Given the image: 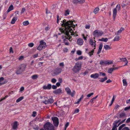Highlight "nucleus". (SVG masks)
Returning <instances> with one entry per match:
<instances>
[{
  "label": "nucleus",
  "instance_id": "obj_14",
  "mask_svg": "<svg viewBox=\"0 0 130 130\" xmlns=\"http://www.w3.org/2000/svg\"><path fill=\"white\" fill-rule=\"evenodd\" d=\"M12 126V128L14 130H15L17 128L18 126V122L17 121H15L13 123Z\"/></svg>",
  "mask_w": 130,
  "mask_h": 130
},
{
  "label": "nucleus",
  "instance_id": "obj_39",
  "mask_svg": "<svg viewBox=\"0 0 130 130\" xmlns=\"http://www.w3.org/2000/svg\"><path fill=\"white\" fill-rule=\"evenodd\" d=\"M125 125V124H123L122 125L120 126L118 128V130H121L123 127H124Z\"/></svg>",
  "mask_w": 130,
  "mask_h": 130
},
{
  "label": "nucleus",
  "instance_id": "obj_22",
  "mask_svg": "<svg viewBox=\"0 0 130 130\" xmlns=\"http://www.w3.org/2000/svg\"><path fill=\"white\" fill-rule=\"evenodd\" d=\"M51 85L50 84H48L47 86H43V88L44 89H50L51 88Z\"/></svg>",
  "mask_w": 130,
  "mask_h": 130
},
{
  "label": "nucleus",
  "instance_id": "obj_18",
  "mask_svg": "<svg viewBox=\"0 0 130 130\" xmlns=\"http://www.w3.org/2000/svg\"><path fill=\"white\" fill-rule=\"evenodd\" d=\"M53 93L55 94L60 93H62V90L61 89L59 88L54 90Z\"/></svg>",
  "mask_w": 130,
  "mask_h": 130
},
{
  "label": "nucleus",
  "instance_id": "obj_44",
  "mask_svg": "<svg viewBox=\"0 0 130 130\" xmlns=\"http://www.w3.org/2000/svg\"><path fill=\"white\" fill-rule=\"evenodd\" d=\"M34 44L32 43H29L28 44V46L30 47H33L34 46Z\"/></svg>",
  "mask_w": 130,
  "mask_h": 130
},
{
  "label": "nucleus",
  "instance_id": "obj_59",
  "mask_svg": "<svg viewBox=\"0 0 130 130\" xmlns=\"http://www.w3.org/2000/svg\"><path fill=\"white\" fill-rule=\"evenodd\" d=\"M57 88V86L56 85H53L52 86V88L53 89H55Z\"/></svg>",
  "mask_w": 130,
  "mask_h": 130
},
{
  "label": "nucleus",
  "instance_id": "obj_62",
  "mask_svg": "<svg viewBox=\"0 0 130 130\" xmlns=\"http://www.w3.org/2000/svg\"><path fill=\"white\" fill-rule=\"evenodd\" d=\"M122 130H129V129L128 127H125L123 128Z\"/></svg>",
  "mask_w": 130,
  "mask_h": 130
},
{
  "label": "nucleus",
  "instance_id": "obj_7",
  "mask_svg": "<svg viewBox=\"0 0 130 130\" xmlns=\"http://www.w3.org/2000/svg\"><path fill=\"white\" fill-rule=\"evenodd\" d=\"M44 97V100L42 101V102L45 104H52L54 102V100L53 97H51L50 99H47V98Z\"/></svg>",
  "mask_w": 130,
  "mask_h": 130
},
{
  "label": "nucleus",
  "instance_id": "obj_1",
  "mask_svg": "<svg viewBox=\"0 0 130 130\" xmlns=\"http://www.w3.org/2000/svg\"><path fill=\"white\" fill-rule=\"evenodd\" d=\"M62 23L61 25L64 27L65 28H60V31L62 33H64L66 35H71V32L73 31L72 28H74L75 26L73 24V22L72 21H69L66 22V20L64 19L62 22Z\"/></svg>",
  "mask_w": 130,
  "mask_h": 130
},
{
  "label": "nucleus",
  "instance_id": "obj_17",
  "mask_svg": "<svg viewBox=\"0 0 130 130\" xmlns=\"http://www.w3.org/2000/svg\"><path fill=\"white\" fill-rule=\"evenodd\" d=\"M117 10L116 8H114L113 10V16L114 20L117 14Z\"/></svg>",
  "mask_w": 130,
  "mask_h": 130
},
{
  "label": "nucleus",
  "instance_id": "obj_53",
  "mask_svg": "<svg viewBox=\"0 0 130 130\" xmlns=\"http://www.w3.org/2000/svg\"><path fill=\"white\" fill-rule=\"evenodd\" d=\"M36 112L35 111H34L33 112V114L32 115V116L33 117H35L36 116Z\"/></svg>",
  "mask_w": 130,
  "mask_h": 130
},
{
  "label": "nucleus",
  "instance_id": "obj_56",
  "mask_svg": "<svg viewBox=\"0 0 130 130\" xmlns=\"http://www.w3.org/2000/svg\"><path fill=\"white\" fill-rule=\"evenodd\" d=\"M82 52L80 51H78L77 52V54L79 55H80L82 54Z\"/></svg>",
  "mask_w": 130,
  "mask_h": 130
},
{
  "label": "nucleus",
  "instance_id": "obj_51",
  "mask_svg": "<svg viewBox=\"0 0 130 130\" xmlns=\"http://www.w3.org/2000/svg\"><path fill=\"white\" fill-rule=\"evenodd\" d=\"M93 93H91L89 94H88L87 95V97L89 98L90 97H91V96L93 95Z\"/></svg>",
  "mask_w": 130,
  "mask_h": 130
},
{
  "label": "nucleus",
  "instance_id": "obj_40",
  "mask_svg": "<svg viewBox=\"0 0 130 130\" xmlns=\"http://www.w3.org/2000/svg\"><path fill=\"white\" fill-rule=\"evenodd\" d=\"M113 70L112 68H111L108 69V70L107 72L109 73H111L113 71Z\"/></svg>",
  "mask_w": 130,
  "mask_h": 130
},
{
  "label": "nucleus",
  "instance_id": "obj_49",
  "mask_svg": "<svg viewBox=\"0 0 130 130\" xmlns=\"http://www.w3.org/2000/svg\"><path fill=\"white\" fill-rule=\"evenodd\" d=\"M8 95H6V96L2 98L1 100H0V102H1V101H2L3 100H5L6 98L8 97Z\"/></svg>",
  "mask_w": 130,
  "mask_h": 130
},
{
  "label": "nucleus",
  "instance_id": "obj_28",
  "mask_svg": "<svg viewBox=\"0 0 130 130\" xmlns=\"http://www.w3.org/2000/svg\"><path fill=\"white\" fill-rule=\"evenodd\" d=\"M120 36L119 35H117L115 37L113 40L114 41H118L120 40Z\"/></svg>",
  "mask_w": 130,
  "mask_h": 130
},
{
  "label": "nucleus",
  "instance_id": "obj_24",
  "mask_svg": "<svg viewBox=\"0 0 130 130\" xmlns=\"http://www.w3.org/2000/svg\"><path fill=\"white\" fill-rule=\"evenodd\" d=\"M100 9L99 8L97 7L95 8L94 10L93 13L95 14H96L98 13Z\"/></svg>",
  "mask_w": 130,
  "mask_h": 130
},
{
  "label": "nucleus",
  "instance_id": "obj_63",
  "mask_svg": "<svg viewBox=\"0 0 130 130\" xmlns=\"http://www.w3.org/2000/svg\"><path fill=\"white\" fill-rule=\"evenodd\" d=\"M130 109V106L128 107H125V108H124V110H128V109Z\"/></svg>",
  "mask_w": 130,
  "mask_h": 130
},
{
  "label": "nucleus",
  "instance_id": "obj_19",
  "mask_svg": "<svg viewBox=\"0 0 130 130\" xmlns=\"http://www.w3.org/2000/svg\"><path fill=\"white\" fill-rule=\"evenodd\" d=\"M103 44L102 43H101L99 45V50L97 52V54H99L101 52V51L103 47Z\"/></svg>",
  "mask_w": 130,
  "mask_h": 130
},
{
  "label": "nucleus",
  "instance_id": "obj_27",
  "mask_svg": "<svg viewBox=\"0 0 130 130\" xmlns=\"http://www.w3.org/2000/svg\"><path fill=\"white\" fill-rule=\"evenodd\" d=\"M104 47L106 50H109L111 48L107 45H105L104 46Z\"/></svg>",
  "mask_w": 130,
  "mask_h": 130
},
{
  "label": "nucleus",
  "instance_id": "obj_64",
  "mask_svg": "<svg viewBox=\"0 0 130 130\" xmlns=\"http://www.w3.org/2000/svg\"><path fill=\"white\" fill-rule=\"evenodd\" d=\"M130 122V118H128L126 121V122L128 123Z\"/></svg>",
  "mask_w": 130,
  "mask_h": 130
},
{
  "label": "nucleus",
  "instance_id": "obj_8",
  "mask_svg": "<svg viewBox=\"0 0 130 130\" xmlns=\"http://www.w3.org/2000/svg\"><path fill=\"white\" fill-rule=\"evenodd\" d=\"M103 34V32L98 29L95 30L93 32V35L95 37L101 36Z\"/></svg>",
  "mask_w": 130,
  "mask_h": 130
},
{
  "label": "nucleus",
  "instance_id": "obj_13",
  "mask_svg": "<svg viewBox=\"0 0 130 130\" xmlns=\"http://www.w3.org/2000/svg\"><path fill=\"white\" fill-rule=\"evenodd\" d=\"M85 2V0H73V2L74 4L79 3L81 4L84 3Z\"/></svg>",
  "mask_w": 130,
  "mask_h": 130
},
{
  "label": "nucleus",
  "instance_id": "obj_20",
  "mask_svg": "<svg viewBox=\"0 0 130 130\" xmlns=\"http://www.w3.org/2000/svg\"><path fill=\"white\" fill-rule=\"evenodd\" d=\"M83 40L82 39H79L77 41V44L80 45H82L83 44Z\"/></svg>",
  "mask_w": 130,
  "mask_h": 130
},
{
  "label": "nucleus",
  "instance_id": "obj_35",
  "mask_svg": "<svg viewBox=\"0 0 130 130\" xmlns=\"http://www.w3.org/2000/svg\"><path fill=\"white\" fill-rule=\"evenodd\" d=\"M107 65H109L112 64L113 63V60L106 61Z\"/></svg>",
  "mask_w": 130,
  "mask_h": 130
},
{
  "label": "nucleus",
  "instance_id": "obj_55",
  "mask_svg": "<svg viewBox=\"0 0 130 130\" xmlns=\"http://www.w3.org/2000/svg\"><path fill=\"white\" fill-rule=\"evenodd\" d=\"M68 50V49L67 48H64L63 51L64 52H67Z\"/></svg>",
  "mask_w": 130,
  "mask_h": 130
},
{
  "label": "nucleus",
  "instance_id": "obj_12",
  "mask_svg": "<svg viewBox=\"0 0 130 130\" xmlns=\"http://www.w3.org/2000/svg\"><path fill=\"white\" fill-rule=\"evenodd\" d=\"M120 121V120H116L115 122V124H113V125L112 130H117V127L120 124V123H119L118 126H117V124Z\"/></svg>",
  "mask_w": 130,
  "mask_h": 130
},
{
  "label": "nucleus",
  "instance_id": "obj_30",
  "mask_svg": "<svg viewBox=\"0 0 130 130\" xmlns=\"http://www.w3.org/2000/svg\"><path fill=\"white\" fill-rule=\"evenodd\" d=\"M100 64L101 65H106V61H103L102 60H101L100 62Z\"/></svg>",
  "mask_w": 130,
  "mask_h": 130
},
{
  "label": "nucleus",
  "instance_id": "obj_33",
  "mask_svg": "<svg viewBox=\"0 0 130 130\" xmlns=\"http://www.w3.org/2000/svg\"><path fill=\"white\" fill-rule=\"evenodd\" d=\"M122 81L123 83V86H126L127 83L126 79H123Z\"/></svg>",
  "mask_w": 130,
  "mask_h": 130
},
{
  "label": "nucleus",
  "instance_id": "obj_6",
  "mask_svg": "<svg viewBox=\"0 0 130 130\" xmlns=\"http://www.w3.org/2000/svg\"><path fill=\"white\" fill-rule=\"evenodd\" d=\"M99 74L97 73H95L93 74H92L90 75L91 77L94 79H96L98 78L100 76H105L106 75L105 73L100 72L99 73Z\"/></svg>",
  "mask_w": 130,
  "mask_h": 130
},
{
  "label": "nucleus",
  "instance_id": "obj_43",
  "mask_svg": "<svg viewBox=\"0 0 130 130\" xmlns=\"http://www.w3.org/2000/svg\"><path fill=\"white\" fill-rule=\"evenodd\" d=\"M24 57L23 56H20L18 58V59L19 60H22L23 59Z\"/></svg>",
  "mask_w": 130,
  "mask_h": 130
},
{
  "label": "nucleus",
  "instance_id": "obj_36",
  "mask_svg": "<svg viewBox=\"0 0 130 130\" xmlns=\"http://www.w3.org/2000/svg\"><path fill=\"white\" fill-rule=\"evenodd\" d=\"M79 111V109H75L73 113L74 114H76L78 113Z\"/></svg>",
  "mask_w": 130,
  "mask_h": 130
},
{
  "label": "nucleus",
  "instance_id": "obj_23",
  "mask_svg": "<svg viewBox=\"0 0 130 130\" xmlns=\"http://www.w3.org/2000/svg\"><path fill=\"white\" fill-rule=\"evenodd\" d=\"M122 61L123 62H124L125 63V64L124 65H126L128 63V61L126 58H122L121 59Z\"/></svg>",
  "mask_w": 130,
  "mask_h": 130
},
{
  "label": "nucleus",
  "instance_id": "obj_58",
  "mask_svg": "<svg viewBox=\"0 0 130 130\" xmlns=\"http://www.w3.org/2000/svg\"><path fill=\"white\" fill-rule=\"evenodd\" d=\"M118 8V9L119 10H120V4H118L116 8Z\"/></svg>",
  "mask_w": 130,
  "mask_h": 130
},
{
  "label": "nucleus",
  "instance_id": "obj_48",
  "mask_svg": "<svg viewBox=\"0 0 130 130\" xmlns=\"http://www.w3.org/2000/svg\"><path fill=\"white\" fill-rule=\"evenodd\" d=\"M56 81V80L54 78H52L51 80V82L54 83H55Z\"/></svg>",
  "mask_w": 130,
  "mask_h": 130
},
{
  "label": "nucleus",
  "instance_id": "obj_50",
  "mask_svg": "<svg viewBox=\"0 0 130 130\" xmlns=\"http://www.w3.org/2000/svg\"><path fill=\"white\" fill-rule=\"evenodd\" d=\"M128 4L127 3L126 4H124V3H123L122 4L121 6L123 8H124L126 6H127L128 5Z\"/></svg>",
  "mask_w": 130,
  "mask_h": 130
},
{
  "label": "nucleus",
  "instance_id": "obj_2",
  "mask_svg": "<svg viewBox=\"0 0 130 130\" xmlns=\"http://www.w3.org/2000/svg\"><path fill=\"white\" fill-rule=\"evenodd\" d=\"M71 35H66L64 33V35L62 36V38L63 39V42L65 43V44L66 45H68L69 44V43L66 42V41H67L68 40H69V41H71V40H72V39H71L72 38V37L70 36L71 35H74V32H71Z\"/></svg>",
  "mask_w": 130,
  "mask_h": 130
},
{
  "label": "nucleus",
  "instance_id": "obj_26",
  "mask_svg": "<svg viewBox=\"0 0 130 130\" xmlns=\"http://www.w3.org/2000/svg\"><path fill=\"white\" fill-rule=\"evenodd\" d=\"M13 9V6L12 5H11L9 7L7 10V12L8 13L10 11L12 10Z\"/></svg>",
  "mask_w": 130,
  "mask_h": 130
},
{
  "label": "nucleus",
  "instance_id": "obj_15",
  "mask_svg": "<svg viewBox=\"0 0 130 130\" xmlns=\"http://www.w3.org/2000/svg\"><path fill=\"white\" fill-rule=\"evenodd\" d=\"M26 66L24 64H22L20 65L19 67L18 68L21 71H22L23 72L25 69L26 68Z\"/></svg>",
  "mask_w": 130,
  "mask_h": 130
},
{
  "label": "nucleus",
  "instance_id": "obj_52",
  "mask_svg": "<svg viewBox=\"0 0 130 130\" xmlns=\"http://www.w3.org/2000/svg\"><path fill=\"white\" fill-rule=\"evenodd\" d=\"M59 65L61 67H63L64 66V63L63 62H61V63H60L59 64Z\"/></svg>",
  "mask_w": 130,
  "mask_h": 130
},
{
  "label": "nucleus",
  "instance_id": "obj_57",
  "mask_svg": "<svg viewBox=\"0 0 130 130\" xmlns=\"http://www.w3.org/2000/svg\"><path fill=\"white\" fill-rule=\"evenodd\" d=\"M26 10V9L24 8H23L21 10V13H23Z\"/></svg>",
  "mask_w": 130,
  "mask_h": 130
},
{
  "label": "nucleus",
  "instance_id": "obj_29",
  "mask_svg": "<svg viewBox=\"0 0 130 130\" xmlns=\"http://www.w3.org/2000/svg\"><path fill=\"white\" fill-rule=\"evenodd\" d=\"M107 77L106 76L104 77V78L101 79L99 81L100 82H103L106 80H107Z\"/></svg>",
  "mask_w": 130,
  "mask_h": 130
},
{
  "label": "nucleus",
  "instance_id": "obj_25",
  "mask_svg": "<svg viewBox=\"0 0 130 130\" xmlns=\"http://www.w3.org/2000/svg\"><path fill=\"white\" fill-rule=\"evenodd\" d=\"M17 17H14L13 18L12 20L11 23L12 24H14L17 20Z\"/></svg>",
  "mask_w": 130,
  "mask_h": 130
},
{
  "label": "nucleus",
  "instance_id": "obj_16",
  "mask_svg": "<svg viewBox=\"0 0 130 130\" xmlns=\"http://www.w3.org/2000/svg\"><path fill=\"white\" fill-rule=\"evenodd\" d=\"M94 42L92 39H90L89 41L90 44L92 46L95 47L96 44H95L96 41L94 40Z\"/></svg>",
  "mask_w": 130,
  "mask_h": 130
},
{
  "label": "nucleus",
  "instance_id": "obj_9",
  "mask_svg": "<svg viewBox=\"0 0 130 130\" xmlns=\"http://www.w3.org/2000/svg\"><path fill=\"white\" fill-rule=\"evenodd\" d=\"M52 119L53 121L54 125L57 126L59 124L58 118L56 117H52Z\"/></svg>",
  "mask_w": 130,
  "mask_h": 130
},
{
  "label": "nucleus",
  "instance_id": "obj_38",
  "mask_svg": "<svg viewBox=\"0 0 130 130\" xmlns=\"http://www.w3.org/2000/svg\"><path fill=\"white\" fill-rule=\"evenodd\" d=\"M29 24V22L28 21H26L24 22H23V24L25 26Z\"/></svg>",
  "mask_w": 130,
  "mask_h": 130
},
{
  "label": "nucleus",
  "instance_id": "obj_3",
  "mask_svg": "<svg viewBox=\"0 0 130 130\" xmlns=\"http://www.w3.org/2000/svg\"><path fill=\"white\" fill-rule=\"evenodd\" d=\"M81 62H77L75 63V65L72 69V71L75 73L78 72L81 69Z\"/></svg>",
  "mask_w": 130,
  "mask_h": 130
},
{
  "label": "nucleus",
  "instance_id": "obj_45",
  "mask_svg": "<svg viewBox=\"0 0 130 130\" xmlns=\"http://www.w3.org/2000/svg\"><path fill=\"white\" fill-rule=\"evenodd\" d=\"M7 82V80H6L2 83H0V86L6 83Z\"/></svg>",
  "mask_w": 130,
  "mask_h": 130
},
{
  "label": "nucleus",
  "instance_id": "obj_5",
  "mask_svg": "<svg viewBox=\"0 0 130 130\" xmlns=\"http://www.w3.org/2000/svg\"><path fill=\"white\" fill-rule=\"evenodd\" d=\"M40 45L37 47V49L41 51L46 46V43L43 41H41L40 42Z\"/></svg>",
  "mask_w": 130,
  "mask_h": 130
},
{
  "label": "nucleus",
  "instance_id": "obj_34",
  "mask_svg": "<svg viewBox=\"0 0 130 130\" xmlns=\"http://www.w3.org/2000/svg\"><path fill=\"white\" fill-rule=\"evenodd\" d=\"M22 72V71L20 70L18 68L17 70V71L16 73L17 74H21Z\"/></svg>",
  "mask_w": 130,
  "mask_h": 130
},
{
  "label": "nucleus",
  "instance_id": "obj_60",
  "mask_svg": "<svg viewBox=\"0 0 130 130\" xmlns=\"http://www.w3.org/2000/svg\"><path fill=\"white\" fill-rule=\"evenodd\" d=\"M4 78L3 77H2L0 78V83H2V81L4 80Z\"/></svg>",
  "mask_w": 130,
  "mask_h": 130
},
{
  "label": "nucleus",
  "instance_id": "obj_10",
  "mask_svg": "<svg viewBox=\"0 0 130 130\" xmlns=\"http://www.w3.org/2000/svg\"><path fill=\"white\" fill-rule=\"evenodd\" d=\"M65 90L68 94L71 95L72 97H73L74 94L75 93V91H73L72 92H71V91L70 89L68 87H67L65 88Z\"/></svg>",
  "mask_w": 130,
  "mask_h": 130
},
{
  "label": "nucleus",
  "instance_id": "obj_47",
  "mask_svg": "<svg viewBox=\"0 0 130 130\" xmlns=\"http://www.w3.org/2000/svg\"><path fill=\"white\" fill-rule=\"evenodd\" d=\"M94 50H93L92 51H91L90 52H89V54L90 56H91L93 54V53L94 52Z\"/></svg>",
  "mask_w": 130,
  "mask_h": 130
},
{
  "label": "nucleus",
  "instance_id": "obj_4",
  "mask_svg": "<svg viewBox=\"0 0 130 130\" xmlns=\"http://www.w3.org/2000/svg\"><path fill=\"white\" fill-rule=\"evenodd\" d=\"M44 128L45 130H54L53 125L50 123H46L44 125Z\"/></svg>",
  "mask_w": 130,
  "mask_h": 130
},
{
  "label": "nucleus",
  "instance_id": "obj_11",
  "mask_svg": "<svg viewBox=\"0 0 130 130\" xmlns=\"http://www.w3.org/2000/svg\"><path fill=\"white\" fill-rule=\"evenodd\" d=\"M61 69L60 68H57L54 71V74L55 75H58L61 73Z\"/></svg>",
  "mask_w": 130,
  "mask_h": 130
},
{
  "label": "nucleus",
  "instance_id": "obj_21",
  "mask_svg": "<svg viewBox=\"0 0 130 130\" xmlns=\"http://www.w3.org/2000/svg\"><path fill=\"white\" fill-rule=\"evenodd\" d=\"M124 29L123 28L121 27L120 29L116 33H115V35H118L119 34H121V33L122 31L124 30Z\"/></svg>",
  "mask_w": 130,
  "mask_h": 130
},
{
  "label": "nucleus",
  "instance_id": "obj_32",
  "mask_svg": "<svg viewBox=\"0 0 130 130\" xmlns=\"http://www.w3.org/2000/svg\"><path fill=\"white\" fill-rule=\"evenodd\" d=\"M24 97L23 96L19 98L18 99H17L16 101V102L17 103H18L21 101L23 99Z\"/></svg>",
  "mask_w": 130,
  "mask_h": 130
},
{
  "label": "nucleus",
  "instance_id": "obj_42",
  "mask_svg": "<svg viewBox=\"0 0 130 130\" xmlns=\"http://www.w3.org/2000/svg\"><path fill=\"white\" fill-rule=\"evenodd\" d=\"M69 125V122H67L65 125V128L64 130H66L68 126Z\"/></svg>",
  "mask_w": 130,
  "mask_h": 130
},
{
  "label": "nucleus",
  "instance_id": "obj_46",
  "mask_svg": "<svg viewBox=\"0 0 130 130\" xmlns=\"http://www.w3.org/2000/svg\"><path fill=\"white\" fill-rule=\"evenodd\" d=\"M102 41H103L105 42H106L107 41L108 39L107 38H102Z\"/></svg>",
  "mask_w": 130,
  "mask_h": 130
},
{
  "label": "nucleus",
  "instance_id": "obj_41",
  "mask_svg": "<svg viewBox=\"0 0 130 130\" xmlns=\"http://www.w3.org/2000/svg\"><path fill=\"white\" fill-rule=\"evenodd\" d=\"M38 77V75H35L32 76V78L34 79H36Z\"/></svg>",
  "mask_w": 130,
  "mask_h": 130
},
{
  "label": "nucleus",
  "instance_id": "obj_61",
  "mask_svg": "<svg viewBox=\"0 0 130 130\" xmlns=\"http://www.w3.org/2000/svg\"><path fill=\"white\" fill-rule=\"evenodd\" d=\"M24 87H22L20 89V91H23L24 90Z\"/></svg>",
  "mask_w": 130,
  "mask_h": 130
},
{
  "label": "nucleus",
  "instance_id": "obj_54",
  "mask_svg": "<svg viewBox=\"0 0 130 130\" xmlns=\"http://www.w3.org/2000/svg\"><path fill=\"white\" fill-rule=\"evenodd\" d=\"M38 53L36 54H35L33 55L32 56L34 58H35L38 56Z\"/></svg>",
  "mask_w": 130,
  "mask_h": 130
},
{
  "label": "nucleus",
  "instance_id": "obj_37",
  "mask_svg": "<svg viewBox=\"0 0 130 130\" xmlns=\"http://www.w3.org/2000/svg\"><path fill=\"white\" fill-rule=\"evenodd\" d=\"M120 118H123L125 117V114L124 113H122L119 115Z\"/></svg>",
  "mask_w": 130,
  "mask_h": 130
},
{
  "label": "nucleus",
  "instance_id": "obj_31",
  "mask_svg": "<svg viewBox=\"0 0 130 130\" xmlns=\"http://www.w3.org/2000/svg\"><path fill=\"white\" fill-rule=\"evenodd\" d=\"M70 11L69 9H67L65 11V13L64 14V15L67 16V15L69 14Z\"/></svg>",
  "mask_w": 130,
  "mask_h": 130
}]
</instances>
